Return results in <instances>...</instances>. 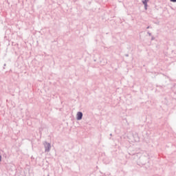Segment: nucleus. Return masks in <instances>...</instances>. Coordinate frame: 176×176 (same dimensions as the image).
Returning a JSON list of instances; mask_svg holds the SVG:
<instances>
[{"label": "nucleus", "mask_w": 176, "mask_h": 176, "mask_svg": "<svg viewBox=\"0 0 176 176\" xmlns=\"http://www.w3.org/2000/svg\"><path fill=\"white\" fill-rule=\"evenodd\" d=\"M83 117V113L82 112H78L77 113V120H82V118Z\"/></svg>", "instance_id": "obj_1"}, {"label": "nucleus", "mask_w": 176, "mask_h": 176, "mask_svg": "<svg viewBox=\"0 0 176 176\" xmlns=\"http://www.w3.org/2000/svg\"><path fill=\"white\" fill-rule=\"evenodd\" d=\"M148 2H149V0H142V3L144 4L146 10L148 9Z\"/></svg>", "instance_id": "obj_2"}, {"label": "nucleus", "mask_w": 176, "mask_h": 176, "mask_svg": "<svg viewBox=\"0 0 176 176\" xmlns=\"http://www.w3.org/2000/svg\"><path fill=\"white\" fill-rule=\"evenodd\" d=\"M170 2H176V0H170Z\"/></svg>", "instance_id": "obj_3"}, {"label": "nucleus", "mask_w": 176, "mask_h": 176, "mask_svg": "<svg viewBox=\"0 0 176 176\" xmlns=\"http://www.w3.org/2000/svg\"><path fill=\"white\" fill-rule=\"evenodd\" d=\"M2 160V157L0 155V162Z\"/></svg>", "instance_id": "obj_4"}]
</instances>
